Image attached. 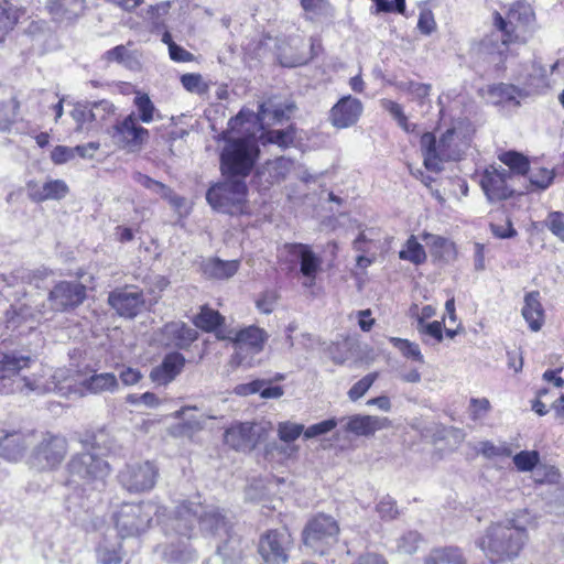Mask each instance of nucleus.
I'll return each mask as SVG.
<instances>
[{"label": "nucleus", "mask_w": 564, "mask_h": 564, "mask_svg": "<svg viewBox=\"0 0 564 564\" xmlns=\"http://www.w3.org/2000/svg\"><path fill=\"white\" fill-rule=\"evenodd\" d=\"M554 178L553 170H549L545 167H539L530 171V183L532 186H535L539 189L547 188Z\"/></svg>", "instance_id": "51"}, {"label": "nucleus", "mask_w": 564, "mask_h": 564, "mask_svg": "<svg viewBox=\"0 0 564 564\" xmlns=\"http://www.w3.org/2000/svg\"><path fill=\"white\" fill-rule=\"evenodd\" d=\"M271 382H272L271 379L270 380H267V379H256V380H252L251 382H248V383L237 384L234 388V392L237 395H240V397H248V395L256 394V393L260 394L261 388H263L264 386H267V384H269Z\"/></svg>", "instance_id": "56"}, {"label": "nucleus", "mask_w": 564, "mask_h": 564, "mask_svg": "<svg viewBox=\"0 0 564 564\" xmlns=\"http://www.w3.org/2000/svg\"><path fill=\"white\" fill-rule=\"evenodd\" d=\"M293 167L294 162L292 160L281 156L268 161L258 175L263 177L267 183L274 184L283 181Z\"/></svg>", "instance_id": "31"}, {"label": "nucleus", "mask_w": 564, "mask_h": 564, "mask_svg": "<svg viewBox=\"0 0 564 564\" xmlns=\"http://www.w3.org/2000/svg\"><path fill=\"white\" fill-rule=\"evenodd\" d=\"M30 362L31 358L29 356L0 351V394H9L15 391H35L39 393L50 391L47 387L51 386V381L42 383L39 380L17 377L21 369L30 366Z\"/></svg>", "instance_id": "8"}, {"label": "nucleus", "mask_w": 564, "mask_h": 564, "mask_svg": "<svg viewBox=\"0 0 564 564\" xmlns=\"http://www.w3.org/2000/svg\"><path fill=\"white\" fill-rule=\"evenodd\" d=\"M377 377V373H369L357 381L348 391L349 399L351 401H356L365 395L376 381Z\"/></svg>", "instance_id": "54"}, {"label": "nucleus", "mask_w": 564, "mask_h": 564, "mask_svg": "<svg viewBox=\"0 0 564 564\" xmlns=\"http://www.w3.org/2000/svg\"><path fill=\"white\" fill-rule=\"evenodd\" d=\"M338 424V420L336 419H328L322 422H318L316 424H313L305 429L304 431V437L305 438H314L319 435H324L333 431Z\"/></svg>", "instance_id": "55"}, {"label": "nucleus", "mask_w": 564, "mask_h": 564, "mask_svg": "<svg viewBox=\"0 0 564 564\" xmlns=\"http://www.w3.org/2000/svg\"><path fill=\"white\" fill-rule=\"evenodd\" d=\"M181 83L183 87L189 93L203 95L207 91V85L204 83L199 74H184L181 77Z\"/></svg>", "instance_id": "53"}, {"label": "nucleus", "mask_w": 564, "mask_h": 564, "mask_svg": "<svg viewBox=\"0 0 564 564\" xmlns=\"http://www.w3.org/2000/svg\"><path fill=\"white\" fill-rule=\"evenodd\" d=\"M540 455L536 451H522L513 456V463L519 471H531L538 465Z\"/></svg>", "instance_id": "50"}, {"label": "nucleus", "mask_w": 564, "mask_h": 564, "mask_svg": "<svg viewBox=\"0 0 564 564\" xmlns=\"http://www.w3.org/2000/svg\"><path fill=\"white\" fill-rule=\"evenodd\" d=\"M304 431V425L299 423L281 422L278 425V435L285 443L295 441Z\"/></svg>", "instance_id": "52"}, {"label": "nucleus", "mask_w": 564, "mask_h": 564, "mask_svg": "<svg viewBox=\"0 0 564 564\" xmlns=\"http://www.w3.org/2000/svg\"><path fill=\"white\" fill-rule=\"evenodd\" d=\"M52 381L48 390L55 391L61 395L75 394L85 397L87 394H99L102 392H113L118 388V380L113 373H94L85 379L73 377L70 369L58 368L51 375Z\"/></svg>", "instance_id": "6"}, {"label": "nucleus", "mask_w": 564, "mask_h": 564, "mask_svg": "<svg viewBox=\"0 0 564 564\" xmlns=\"http://www.w3.org/2000/svg\"><path fill=\"white\" fill-rule=\"evenodd\" d=\"M133 105L138 111V113H135L138 122L141 121L142 123H151L155 119L161 118L159 110L148 94L137 91L133 99Z\"/></svg>", "instance_id": "36"}, {"label": "nucleus", "mask_w": 564, "mask_h": 564, "mask_svg": "<svg viewBox=\"0 0 564 564\" xmlns=\"http://www.w3.org/2000/svg\"><path fill=\"white\" fill-rule=\"evenodd\" d=\"M417 28L423 34H431L435 28L436 22L434 20V15L432 11L430 10H423L420 13L419 21H417Z\"/></svg>", "instance_id": "63"}, {"label": "nucleus", "mask_w": 564, "mask_h": 564, "mask_svg": "<svg viewBox=\"0 0 564 564\" xmlns=\"http://www.w3.org/2000/svg\"><path fill=\"white\" fill-rule=\"evenodd\" d=\"M67 451L65 437L45 433L33 448L29 463L37 470H52L62 464Z\"/></svg>", "instance_id": "12"}, {"label": "nucleus", "mask_w": 564, "mask_h": 564, "mask_svg": "<svg viewBox=\"0 0 564 564\" xmlns=\"http://www.w3.org/2000/svg\"><path fill=\"white\" fill-rule=\"evenodd\" d=\"M156 516L158 522L163 527L169 520L165 517V509L159 507L153 501H142L139 503L124 502L113 513L115 527L118 534L124 538H132L145 532L152 522L153 517Z\"/></svg>", "instance_id": "5"}, {"label": "nucleus", "mask_w": 564, "mask_h": 564, "mask_svg": "<svg viewBox=\"0 0 564 564\" xmlns=\"http://www.w3.org/2000/svg\"><path fill=\"white\" fill-rule=\"evenodd\" d=\"M390 341L393 344L395 348L399 349L403 357L412 359L420 364L424 362V357L417 344L398 337H391Z\"/></svg>", "instance_id": "47"}, {"label": "nucleus", "mask_w": 564, "mask_h": 564, "mask_svg": "<svg viewBox=\"0 0 564 564\" xmlns=\"http://www.w3.org/2000/svg\"><path fill=\"white\" fill-rule=\"evenodd\" d=\"M295 139V130L289 127L285 130H269L260 135L261 143L276 144L281 149H286L293 144Z\"/></svg>", "instance_id": "41"}, {"label": "nucleus", "mask_w": 564, "mask_h": 564, "mask_svg": "<svg viewBox=\"0 0 564 564\" xmlns=\"http://www.w3.org/2000/svg\"><path fill=\"white\" fill-rule=\"evenodd\" d=\"M86 289L79 282L62 281L50 292L47 302L53 312H64L83 303Z\"/></svg>", "instance_id": "17"}, {"label": "nucleus", "mask_w": 564, "mask_h": 564, "mask_svg": "<svg viewBox=\"0 0 564 564\" xmlns=\"http://www.w3.org/2000/svg\"><path fill=\"white\" fill-rule=\"evenodd\" d=\"M225 334L224 330L217 333L219 339H230L234 341L236 352L231 357V364L239 367H252V358L248 359V354H258L263 349L264 343L268 339V334L264 329L256 326H249L235 333Z\"/></svg>", "instance_id": "11"}, {"label": "nucleus", "mask_w": 564, "mask_h": 564, "mask_svg": "<svg viewBox=\"0 0 564 564\" xmlns=\"http://www.w3.org/2000/svg\"><path fill=\"white\" fill-rule=\"evenodd\" d=\"M376 510L381 519L393 520L399 514L395 501L390 497H383L377 503Z\"/></svg>", "instance_id": "58"}, {"label": "nucleus", "mask_w": 564, "mask_h": 564, "mask_svg": "<svg viewBox=\"0 0 564 564\" xmlns=\"http://www.w3.org/2000/svg\"><path fill=\"white\" fill-rule=\"evenodd\" d=\"M206 199L213 209L238 215L247 212V185L241 180H226L212 186Z\"/></svg>", "instance_id": "9"}, {"label": "nucleus", "mask_w": 564, "mask_h": 564, "mask_svg": "<svg viewBox=\"0 0 564 564\" xmlns=\"http://www.w3.org/2000/svg\"><path fill=\"white\" fill-rule=\"evenodd\" d=\"M339 524L329 514L318 513L312 518L303 530V542L314 553L324 555L338 540Z\"/></svg>", "instance_id": "10"}, {"label": "nucleus", "mask_w": 564, "mask_h": 564, "mask_svg": "<svg viewBox=\"0 0 564 564\" xmlns=\"http://www.w3.org/2000/svg\"><path fill=\"white\" fill-rule=\"evenodd\" d=\"M390 426L391 421L388 417L356 414L347 419L346 431L358 436H370Z\"/></svg>", "instance_id": "25"}, {"label": "nucleus", "mask_w": 564, "mask_h": 564, "mask_svg": "<svg viewBox=\"0 0 564 564\" xmlns=\"http://www.w3.org/2000/svg\"><path fill=\"white\" fill-rule=\"evenodd\" d=\"M521 314L532 332H539L542 328L544 324V308L538 291L525 294Z\"/></svg>", "instance_id": "29"}, {"label": "nucleus", "mask_w": 564, "mask_h": 564, "mask_svg": "<svg viewBox=\"0 0 564 564\" xmlns=\"http://www.w3.org/2000/svg\"><path fill=\"white\" fill-rule=\"evenodd\" d=\"M423 564H468L462 550L453 546L433 549Z\"/></svg>", "instance_id": "34"}, {"label": "nucleus", "mask_w": 564, "mask_h": 564, "mask_svg": "<svg viewBox=\"0 0 564 564\" xmlns=\"http://www.w3.org/2000/svg\"><path fill=\"white\" fill-rule=\"evenodd\" d=\"M546 227L558 239L564 241V214L561 212H552L545 220Z\"/></svg>", "instance_id": "57"}, {"label": "nucleus", "mask_w": 564, "mask_h": 564, "mask_svg": "<svg viewBox=\"0 0 564 564\" xmlns=\"http://www.w3.org/2000/svg\"><path fill=\"white\" fill-rule=\"evenodd\" d=\"M184 366L185 358L182 354H167L162 362L151 370L150 378L154 383L165 386L172 382L183 371Z\"/></svg>", "instance_id": "24"}, {"label": "nucleus", "mask_w": 564, "mask_h": 564, "mask_svg": "<svg viewBox=\"0 0 564 564\" xmlns=\"http://www.w3.org/2000/svg\"><path fill=\"white\" fill-rule=\"evenodd\" d=\"M20 12L8 0H0V31L11 30L18 22Z\"/></svg>", "instance_id": "48"}, {"label": "nucleus", "mask_w": 564, "mask_h": 564, "mask_svg": "<svg viewBox=\"0 0 564 564\" xmlns=\"http://www.w3.org/2000/svg\"><path fill=\"white\" fill-rule=\"evenodd\" d=\"M75 158L74 148L57 145L51 153V159L55 164H64Z\"/></svg>", "instance_id": "62"}, {"label": "nucleus", "mask_w": 564, "mask_h": 564, "mask_svg": "<svg viewBox=\"0 0 564 564\" xmlns=\"http://www.w3.org/2000/svg\"><path fill=\"white\" fill-rule=\"evenodd\" d=\"M401 260L409 261L415 265H420L426 261V252L424 247L417 241L415 236H410L399 251Z\"/></svg>", "instance_id": "37"}, {"label": "nucleus", "mask_w": 564, "mask_h": 564, "mask_svg": "<svg viewBox=\"0 0 564 564\" xmlns=\"http://www.w3.org/2000/svg\"><path fill=\"white\" fill-rule=\"evenodd\" d=\"M259 427L253 423H238L225 432V442L237 451H250L259 441Z\"/></svg>", "instance_id": "23"}, {"label": "nucleus", "mask_w": 564, "mask_h": 564, "mask_svg": "<svg viewBox=\"0 0 564 564\" xmlns=\"http://www.w3.org/2000/svg\"><path fill=\"white\" fill-rule=\"evenodd\" d=\"M238 268V260L223 261L218 258L208 259L202 264L203 273L214 279H229L237 273Z\"/></svg>", "instance_id": "33"}, {"label": "nucleus", "mask_w": 564, "mask_h": 564, "mask_svg": "<svg viewBox=\"0 0 564 564\" xmlns=\"http://www.w3.org/2000/svg\"><path fill=\"white\" fill-rule=\"evenodd\" d=\"M68 487H82L84 491L100 490L110 474L109 464L100 456L83 452L72 456L67 464Z\"/></svg>", "instance_id": "7"}, {"label": "nucleus", "mask_w": 564, "mask_h": 564, "mask_svg": "<svg viewBox=\"0 0 564 564\" xmlns=\"http://www.w3.org/2000/svg\"><path fill=\"white\" fill-rule=\"evenodd\" d=\"M288 252L300 261L301 273L305 278L304 288H312L315 284L316 275L321 269L322 259L312 249L302 243L285 245Z\"/></svg>", "instance_id": "22"}, {"label": "nucleus", "mask_w": 564, "mask_h": 564, "mask_svg": "<svg viewBox=\"0 0 564 564\" xmlns=\"http://www.w3.org/2000/svg\"><path fill=\"white\" fill-rule=\"evenodd\" d=\"M490 96L497 98V102L501 101H514L519 105V98H524L529 95V91L518 88L511 84H498L489 88Z\"/></svg>", "instance_id": "39"}, {"label": "nucleus", "mask_w": 564, "mask_h": 564, "mask_svg": "<svg viewBox=\"0 0 564 564\" xmlns=\"http://www.w3.org/2000/svg\"><path fill=\"white\" fill-rule=\"evenodd\" d=\"M108 302L120 316L128 318L135 317L145 305L143 291L133 285L113 290Z\"/></svg>", "instance_id": "16"}, {"label": "nucleus", "mask_w": 564, "mask_h": 564, "mask_svg": "<svg viewBox=\"0 0 564 564\" xmlns=\"http://www.w3.org/2000/svg\"><path fill=\"white\" fill-rule=\"evenodd\" d=\"M31 437L30 433L12 431L4 434L0 441V456L15 462L22 457Z\"/></svg>", "instance_id": "28"}, {"label": "nucleus", "mask_w": 564, "mask_h": 564, "mask_svg": "<svg viewBox=\"0 0 564 564\" xmlns=\"http://www.w3.org/2000/svg\"><path fill=\"white\" fill-rule=\"evenodd\" d=\"M68 186L62 180H51L40 185L35 182L28 184V195L34 202L62 199L68 194Z\"/></svg>", "instance_id": "26"}, {"label": "nucleus", "mask_w": 564, "mask_h": 564, "mask_svg": "<svg viewBox=\"0 0 564 564\" xmlns=\"http://www.w3.org/2000/svg\"><path fill=\"white\" fill-rule=\"evenodd\" d=\"M223 322L224 317L217 311L206 306L202 307L199 314L194 318L195 326L206 332L217 330L218 333L220 329H217V327L220 326Z\"/></svg>", "instance_id": "43"}, {"label": "nucleus", "mask_w": 564, "mask_h": 564, "mask_svg": "<svg viewBox=\"0 0 564 564\" xmlns=\"http://www.w3.org/2000/svg\"><path fill=\"white\" fill-rule=\"evenodd\" d=\"M420 147L426 170L440 172L444 161L458 160L468 147V140L456 127L447 129L438 141L431 132L422 134Z\"/></svg>", "instance_id": "4"}, {"label": "nucleus", "mask_w": 564, "mask_h": 564, "mask_svg": "<svg viewBox=\"0 0 564 564\" xmlns=\"http://www.w3.org/2000/svg\"><path fill=\"white\" fill-rule=\"evenodd\" d=\"M422 542V535L417 531H408L395 540L394 552L400 555H413Z\"/></svg>", "instance_id": "42"}, {"label": "nucleus", "mask_w": 564, "mask_h": 564, "mask_svg": "<svg viewBox=\"0 0 564 564\" xmlns=\"http://www.w3.org/2000/svg\"><path fill=\"white\" fill-rule=\"evenodd\" d=\"M97 558L100 564H120L122 560L120 543L109 544L104 540L97 549Z\"/></svg>", "instance_id": "45"}, {"label": "nucleus", "mask_w": 564, "mask_h": 564, "mask_svg": "<svg viewBox=\"0 0 564 564\" xmlns=\"http://www.w3.org/2000/svg\"><path fill=\"white\" fill-rule=\"evenodd\" d=\"M110 137L113 144L129 152H138L148 142L149 130L138 122L135 112L123 117L112 126Z\"/></svg>", "instance_id": "13"}, {"label": "nucleus", "mask_w": 564, "mask_h": 564, "mask_svg": "<svg viewBox=\"0 0 564 564\" xmlns=\"http://www.w3.org/2000/svg\"><path fill=\"white\" fill-rule=\"evenodd\" d=\"M533 17L531 7L524 1L513 3L507 14V19L500 15L496 17V25L506 33L513 32L514 28L524 25Z\"/></svg>", "instance_id": "27"}, {"label": "nucleus", "mask_w": 564, "mask_h": 564, "mask_svg": "<svg viewBox=\"0 0 564 564\" xmlns=\"http://www.w3.org/2000/svg\"><path fill=\"white\" fill-rule=\"evenodd\" d=\"M104 58L108 62L122 64L124 67L137 70L141 67L140 55L137 51H130L124 45H118L104 54Z\"/></svg>", "instance_id": "35"}, {"label": "nucleus", "mask_w": 564, "mask_h": 564, "mask_svg": "<svg viewBox=\"0 0 564 564\" xmlns=\"http://www.w3.org/2000/svg\"><path fill=\"white\" fill-rule=\"evenodd\" d=\"M72 115V118L76 121L77 123V130L78 131H82L84 129H86V124L87 123H91L90 122V108H87L85 106H82V105H78L76 106L73 111L70 112Z\"/></svg>", "instance_id": "61"}, {"label": "nucleus", "mask_w": 564, "mask_h": 564, "mask_svg": "<svg viewBox=\"0 0 564 564\" xmlns=\"http://www.w3.org/2000/svg\"><path fill=\"white\" fill-rule=\"evenodd\" d=\"M47 9L54 20L72 22L84 12L85 0H48Z\"/></svg>", "instance_id": "30"}, {"label": "nucleus", "mask_w": 564, "mask_h": 564, "mask_svg": "<svg viewBox=\"0 0 564 564\" xmlns=\"http://www.w3.org/2000/svg\"><path fill=\"white\" fill-rule=\"evenodd\" d=\"M511 173L499 166L487 167L480 178V186L489 202H499L509 198L513 191L508 185Z\"/></svg>", "instance_id": "18"}, {"label": "nucleus", "mask_w": 564, "mask_h": 564, "mask_svg": "<svg viewBox=\"0 0 564 564\" xmlns=\"http://www.w3.org/2000/svg\"><path fill=\"white\" fill-rule=\"evenodd\" d=\"M200 427V423L196 419H188L184 423L174 425L171 431L175 436H189L193 432Z\"/></svg>", "instance_id": "64"}, {"label": "nucleus", "mask_w": 564, "mask_h": 564, "mask_svg": "<svg viewBox=\"0 0 564 564\" xmlns=\"http://www.w3.org/2000/svg\"><path fill=\"white\" fill-rule=\"evenodd\" d=\"M278 299L279 296L275 291H267L257 301V307L261 313L270 314L273 312L278 303Z\"/></svg>", "instance_id": "60"}, {"label": "nucleus", "mask_w": 564, "mask_h": 564, "mask_svg": "<svg viewBox=\"0 0 564 564\" xmlns=\"http://www.w3.org/2000/svg\"><path fill=\"white\" fill-rule=\"evenodd\" d=\"M47 316L46 305L42 304L39 306H31L26 303H20L11 305L6 312V327L15 330L22 326H28L30 329L34 327L36 323L43 319H50Z\"/></svg>", "instance_id": "19"}, {"label": "nucleus", "mask_w": 564, "mask_h": 564, "mask_svg": "<svg viewBox=\"0 0 564 564\" xmlns=\"http://www.w3.org/2000/svg\"><path fill=\"white\" fill-rule=\"evenodd\" d=\"M118 478L129 492H144L154 487L158 468L149 460L129 463L120 470Z\"/></svg>", "instance_id": "14"}, {"label": "nucleus", "mask_w": 564, "mask_h": 564, "mask_svg": "<svg viewBox=\"0 0 564 564\" xmlns=\"http://www.w3.org/2000/svg\"><path fill=\"white\" fill-rule=\"evenodd\" d=\"M524 512L491 523L478 539L477 545L494 563L510 562L517 558L528 542Z\"/></svg>", "instance_id": "3"}, {"label": "nucleus", "mask_w": 564, "mask_h": 564, "mask_svg": "<svg viewBox=\"0 0 564 564\" xmlns=\"http://www.w3.org/2000/svg\"><path fill=\"white\" fill-rule=\"evenodd\" d=\"M423 239L432 253L441 259H449L455 253L454 243L444 237L424 234Z\"/></svg>", "instance_id": "40"}, {"label": "nucleus", "mask_w": 564, "mask_h": 564, "mask_svg": "<svg viewBox=\"0 0 564 564\" xmlns=\"http://www.w3.org/2000/svg\"><path fill=\"white\" fill-rule=\"evenodd\" d=\"M380 106L383 110L389 112V115L397 121L398 126L405 131L406 133H413L416 130V124L411 123L408 120V117L404 113L403 107L391 100L383 98L380 100Z\"/></svg>", "instance_id": "38"}, {"label": "nucleus", "mask_w": 564, "mask_h": 564, "mask_svg": "<svg viewBox=\"0 0 564 564\" xmlns=\"http://www.w3.org/2000/svg\"><path fill=\"white\" fill-rule=\"evenodd\" d=\"M217 541V556L221 557L224 562L235 564L242 557V542L241 539L229 530L228 535H223L221 540Z\"/></svg>", "instance_id": "32"}, {"label": "nucleus", "mask_w": 564, "mask_h": 564, "mask_svg": "<svg viewBox=\"0 0 564 564\" xmlns=\"http://www.w3.org/2000/svg\"><path fill=\"white\" fill-rule=\"evenodd\" d=\"M490 410L491 405L488 399L473 398L470 400V416L474 421L484 419Z\"/></svg>", "instance_id": "59"}, {"label": "nucleus", "mask_w": 564, "mask_h": 564, "mask_svg": "<svg viewBox=\"0 0 564 564\" xmlns=\"http://www.w3.org/2000/svg\"><path fill=\"white\" fill-rule=\"evenodd\" d=\"M19 102L10 98L0 104V129L8 130L18 116Z\"/></svg>", "instance_id": "49"}, {"label": "nucleus", "mask_w": 564, "mask_h": 564, "mask_svg": "<svg viewBox=\"0 0 564 564\" xmlns=\"http://www.w3.org/2000/svg\"><path fill=\"white\" fill-rule=\"evenodd\" d=\"M196 523L205 538L214 540H221L232 529L228 512L218 506L202 503L197 498L183 501L164 523L170 543L156 549L166 562L186 564L194 558V552L186 542L196 535Z\"/></svg>", "instance_id": "1"}, {"label": "nucleus", "mask_w": 564, "mask_h": 564, "mask_svg": "<svg viewBox=\"0 0 564 564\" xmlns=\"http://www.w3.org/2000/svg\"><path fill=\"white\" fill-rule=\"evenodd\" d=\"M197 338V330L184 322L165 324L156 334L155 340L165 347L186 348Z\"/></svg>", "instance_id": "21"}, {"label": "nucleus", "mask_w": 564, "mask_h": 564, "mask_svg": "<svg viewBox=\"0 0 564 564\" xmlns=\"http://www.w3.org/2000/svg\"><path fill=\"white\" fill-rule=\"evenodd\" d=\"M116 107L109 100H100L90 105V122L101 126L115 115Z\"/></svg>", "instance_id": "46"}, {"label": "nucleus", "mask_w": 564, "mask_h": 564, "mask_svg": "<svg viewBox=\"0 0 564 564\" xmlns=\"http://www.w3.org/2000/svg\"><path fill=\"white\" fill-rule=\"evenodd\" d=\"M292 542L286 529L271 530L261 538L259 553L269 564H284L288 562Z\"/></svg>", "instance_id": "15"}, {"label": "nucleus", "mask_w": 564, "mask_h": 564, "mask_svg": "<svg viewBox=\"0 0 564 564\" xmlns=\"http://www.w3.org/2000/svg\"><path fill=\"white\" fill-rule=\"evenodd\" d=\"M364 111L362 102L350 95L341 97L329 111V121L337 129L354 126Z\"/></svg>", "instance_id": "20"}, {"label": "nucleus", "mask_w": 564, "mask_h": 564, "mask_svg": "<svg viewBox=\"0 0 564 564\" xmlns=\"http://www.w3.org/2000/svg\"><path fill=\"white\" fill-rule=\"evenodd\" d=\"M268 108L265 104L259 105V112L241 109L228 122L230 132L224 133L226 141L220 153V167L224 174L246 177L252 171L260 150L254 135L246 127L249 123L267 121Z\"/></svg>", "instance_id": "2"}, {"label": "nucleus", "mask_w": 564, "mask_h": 564, "mask_svg": "<svg viewBox=\"0 0 564 564\" xmlns=\"http://www.w3.org/2000/svg\"><path fill=\"white\" fill-rule=\"evenodd\" d=\"M499 160L517 174H525L530 171L528 159L519 152H503L499 155Z\"/></svg>", "instance_id": "44"}]
</instances>
